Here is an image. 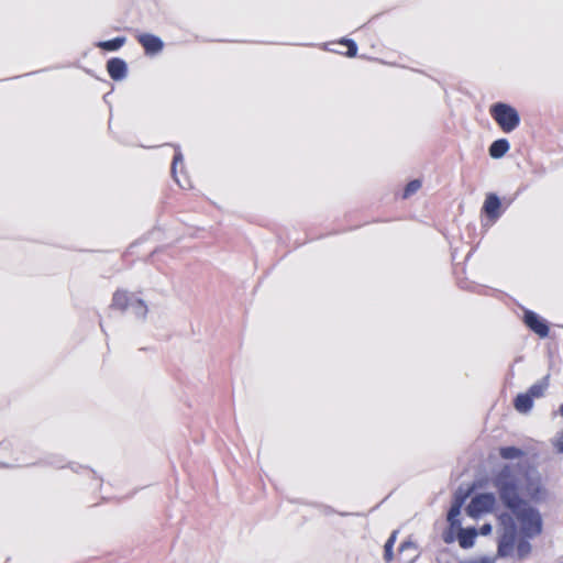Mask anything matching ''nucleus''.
<instances>
[{"label": "nucleus", "mask_w": 563, "mask_h": 563, "mask_svg": "<svg viewBox=\"0 0 563 563\" xmlns=\"http://www.w3.org/2000/svg\"><path fill=\"white\" fill-rule=\"evenodd\" d=\"M481 534L487 536L492 532V526L489 523H485L479 529Z\"/></svg>", "instance_id": "412c9836"}, {"label": "nucleus", "mask_w": 563, "mask_h": 563, "mask_svg": "<svg viewBox=\"0 0 563 563\" xmlns=\"http://www.w3.org/2000/svg\"><path fill=\"white\" fill-rule=\"evenodd\" d=\"M489 114L505 133H510L520 124L518 111L504 102H497L490 106Z\"/></svg>", "instance_id": "f03ea898"}, {"label": "nucleus", "mask_w": 563, "mask_h": 563, "mask_svg": "<svg viewBox=\"0 0 563 563\" xmlns=\"http://www.w3.org/2000/svg\"><path fill=\"white\" fill-rule=\"evenodd\" d=\"M339 45L346 47L345 52H342L347 57H354L357 54V45L353 40L342 38Z\"/></svg>", "instance_id": "dca6fc26"}, {"label": "nucleus", "mask_w": 563, "mask_h": 563, "mask_svg": "<svg viewBox=\"0 0 563 563\" xmlns=\"http://www.w3.org/2000/svg\"><path fill=\"white\" fill-rule=\"evenodd\" d=\"M530 552V544L526 541H522L518 544V554L520 558L526 556Z\"/></svg>", "instance_id": "aec40b11"}, {"label": "nucleus", "mask_w": 563, "mask_h": 563, "mask_svg": "<svg viewBox=\"0 0 563 563\" xmlns=\"http://www.w3.org/2000/svg\"><path fill=\"white\" fill-rule=\"evenodd\" d=\"M397 532L394 531L384 545V560L389 563L394 559L393 548L396 542Z\"/></svg>", "instance_id": "2eb2a0df"}, {"label": "nucleus", "mask_w": 563, "mask_h": 563, "mask_svg": "<svg viewBox=\"0 0 563 563\" xmlns=\"http://www.w3.org/2000/svg\"><path fill=\"white\" fill-rule=\"evenodd\" d=\"M8 449H9V444L8 443H4V442L0 443V451L8 450Z\"/></svg>", "instance_id": "393cba45"}, {"label": "nucleus", "mask_w": 563, "mask_h": 563, "mask_svg": "<svg viewBox=\"0 0 563 563\" xmlns=\"http://www.w3.org/2000/svg\"><path fill=\"white\" fill-rule=\"evenodd\" d=\"M407 543H401L400 544V550L402 551L405 548H406Z\"/></svg>", "instance_id": "a878e982"}, {"label": "nucleus", "mask_w": 563, "mask_h": 563, "mask_svg": "<svg viewBox=\"0 0 563 563\" xmlns=\"http://www.w3.org/2000/svg\"><path fill=\"white\" fill-rule=\"evenodd\" d=\"M515 538H516V528L511 523L509 530L506 531L499 539L498 555L508 556L511 553V551L514 549Z\"/></svg>", "instance_id": "0eeeda50"}, {"label": "nucleus", "mask_w": 563, "mask_h": 563, "mask_svg": "<svg viewBox=\"0 0 563 563\" xmlns=\"http://www.w3.org/2000/svg\"><path fill=\"white\" fill-rule=\"evenodd\" d=\"M496 498L492 493L478 494L472 498L466 507V512L472 518L493 510Z\"/></svg>", "instance_id": "7ed1b4c3"}, {"label": "nucleus", "mask_w": 563, "mask_h": 563, "mask_svg": "<svg viewBox=\"0 0 563 563\" xmlns=\"http://www.w3.org/2000/svg\"><path fill=\"white\" fill-rule=\"evenodd\" d=\"M177 161H178V156H175L174 161H173V166H172V172H173L174 175H176V164H177Z\"/></svg>", "instance_id": "b1692460"}, {"label": "nucleus", "mask_w": 563, "mask_h": 563, "mask_svg": "<svg viewBox=\"0 0 563 563\" xmlns=\"http://www.w3.org/2000/svg\"><path fill=\"white\" fill-rule=\"evenodd\" d=\"M125 37H114L112 40L98 42L96 46L103 51L114 52L120 49L125 44Z\"/></svg>", "instance_id": "ddd939ff"}, {"label": "nucleus", "mask_w": 563, "mask_h": 563, "mask_svg": "<svg viewBox=\"0 0 563 563\" xmlns=\"http://www.w3.org/2000/svg\"><path fill=\"white\" fill-rule=\"evenodd\" d=\"M523 322L525 324L538 334L540 338H547L550 332V328L548 323L541 319L536 312L531 310H526L523 313Z\"/></svg>", "instance_id": "20e7f679"}, {"label": "nucleus", "mask_w": 563, "mask_h": 563, "mask_svg": "<svg viewBox=\"0 0 563 563\" xmlns=\"http://www.w3.org/2000/svg\"><path fill=\"white\" fill-rule=\"evenodd\" d=\"M136 40L143 46L145 53L150 55L157 54L164 46L159 37L148 33L139 34Z\"/></svg>", "instance_id": "39448f33"}, {"label": "nucleus", "mask_w": 563, "mask_h": 563, "mask_svg": "<svg viewBox=\"0 0 563 563\" xmlns=\"http://www.w3.org/2000/svg\"><path fill=\"white\" fill-rule=\"evenodd\" d=\"M477 531L475 528L461 529L459 532V543L461 548L468 549L473 547Z\"/></svg>", "instance_id": "9b49d317"}, {"label": "nucleus", "mask_w": 563, "mask_h": 563, "mask_svg": "<svg viewBox=\"0 0 563 563\" xmlns=\"http://www.w3.org/2000/svg\"><path fill=\"white\" fill-rule=\"evenodd\" d=\"M559 451H563V430L561 431L560 435H559V440H558V444H556Z\"/></svg>", "instance_id": "4be33fe9"}, {"label": "nucleus", "mask_w": 563, "mask_h": 563, "mask_svg": "<svg viewBox=\"0 0 563 563\" xmlns=\"http://www.w3.org/2000/svg\"><path fill=\"white\" fill-rule=\"evenodd\" d=\"M523 454V451L516 446H503L499 449V455L504 460L520 459Z\"/></svg>", "instance_id": "4468645a"}, {"label": "nucleus", "mask_w": 563, "mask_h": 563, "mask_svg": "<svg viewBox=\"0 0 563 563\" xmlns=\"http://www.w3.org/2000/svg\"><path fill=\"white\" fill-rule=\"evenodd\" d=\"M177 183L179 184V186H180L181 188H186V186H185V185H183V184L180 183V180H179V179H177Z\"/></svg>", "instance_id": "bb28decb"}, {"label": "nucleus", "mask_w": 563, "mask_h": 563, "mask_svg": "<svg viewBox=\"0 0 563 563\" xmlns=\"http://www.w3.org/2000/svg\"><path fill=\"white\" fill-rule=\"evenodd\" d=\"M545 388V384L537 383L530 386V388L527 390V394L530 395V397L534 400L536 398H540L544 395Z\"/></svg>", "instance_id": "f3484780"}, {"label": "nucleus", "mask_w": 563, "mask_h": 563, "mask_svg": "<svg viewBox=\"0 0 563 563\" xmlns=\"http://www.w3.org/2000/svg\"><path fill=\"white\" fill-rule=\"evenodd\" d=\"M421 188V181L419 179H413L411 181H409L405 189H404V194H402V197L406 199V198H409L411 195H413L415 192H417L419 189Z\"/></svg>", "instance_id": "a211bd4d"}, {"label": "nucleus", "mask_w": 563, "mask_h": 563, "mask_svg": "<svg viewBox=\"0 0 563 563\" xmlns=\"http://www.w3.org/2000/svg\"><path fill=\"white\" fill-rule=\"evenodd\" d=\"M533 406V399L527 393L519 394L514 400V407L521 413H527Z\"/></svg>", "instance_id": "9d476101"}, {"label": "nucleus", "mask_w": 563, "mask_h": 563, "mask_svg": "<svg viewBox=\"0 0 563 563\" xmlns=\"http://www.w3.org/2000/svg\"><path fill=\"white\" fill-rule=\"evenodd\" d=\"M111 306L118 310H126L130 306V296L125 290H117L112 297Z\"/></svg>", "instance_id": "f8f14e48"}, {"label": "nucleus", "mask_w": 563, "mask_h": 563, "mask_svg": "<svg viewBox=\"0 0 563 563\" xmlns=\"http://www.w3.org/2000/svg\"><path fill=\"white\" fill-rule=\"evenodd\" d=\"M560 412L563 416V405L560 407Z\"/></svg>", "instance_id": "cd10ccee"}, {"label": "nucleus", "mask_w": 563, "mask_h": 563, "mask_svg": "<svg viewBox=\"0 0 563 563\" xmlns=\"http://www.w3.org/2000/svg\"><path fill=\"white\" fill-rule=\"evenodd\" d=\"M460 508H461V505L456 504L451 507V509L448 514V519H449V521H451L452 525H454V518L460 515Z\"/></svg>", "instance_id": "6ab92c4d"}, {"label": "nucleus", "mask_w": 563, "mask_h": 563, "mask_svg": "<svg viewBox=\"0 0 563 563\" xmlns=\"http://www.w3.org/2000/svg\"><path fill=\"white\" fill-rule=\"evenodd\" d=\"M509 142L506 139H499L490 144L488 152L493 158H500L509 151Z\"/></svg>", "instance_id": "1a4fd4ad"}, {"label": "nucleus", "mask_w": 563, "mask_h": 563, "mask_svg": "<svg viewBox=\"0 0 563 563\" xmlns=\"http://www.w3.org/2000/svg\"><path fill=\"white\" fill-rule=\"evenodd\" d=\"M494 485L499 493V497L504 505L512 511L522 525H529L531 530L540 532L541 521L539 515L519 496V486L514 476L512 467L505 465L496 474Z\"/></svg>", "instance_id": "f257e3e1"}, {"label": "nucleus", "mask_w": 563, "mask_h": 563, "mask_svg": "<svg viewBox=\"0 0 563 563\" xmlns=\"http://www.w3.org/2000/svg\"><path fill=\"white\" fill-rule=\"evenodd\" d=\"M107 71L111 79L115 81L122 80L128 74L126 63L119 57L110 58L107 62Z\"/></svg>", "instance_id": "423d86ee"}, {"label": "nucleus", "mask_w": 563, "mask_h": 563, "mask_svg": "<svg viewBox=\"0 0 563 563\" xmlns=\"http://www.w3.org/2000/svg\"><path fill=\"white\" fill-rule=\"evenodd\" d=\"M484 212L492 219L500 214V200L495 194H488L483 206Z\"/></svg>", "instance_id": "6e6552de"}, {"label": "nucleus", "mask_w": 563, "mask_h": 563, "mask_svg": "<svg viewBox=\"0 0 563 563\" xmlns=\"http://www.w3.org/2000/svg\"><path fill=\"white\" fill-rule=\"evenodd\" d=\"M461 563H489V562L485 559H482V560L465 561V562H461Z\"/></svg>", "instance_id": "5701e85b"}]
</instances>
